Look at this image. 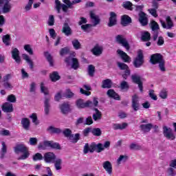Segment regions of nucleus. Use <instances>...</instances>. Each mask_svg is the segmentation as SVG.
Wrapping results in <instances>:
<instances>
[{"label":"nucleus","mask_w":176,"mask_h":176,"mask_svg":"<svg viewBox=\"0 0 176 176\" xmlns=\"http://www.w3.org/2000/svg\"><path fill=\"white\" fill-rule=\"evenodd\" d=\"M111 146V142L109 141H107L104 142V145L101 143H98V144L93 142L91 145H89V143L85 144L84 146L83 152L86 155L88 152L90 153H93L94 151H96L98 153L102 152L104 149L109 148Z\"/></svg>","instance_id":"f257e3e1"},{"label":"nucleus","mask_w":176,"mask_h":176,"mask_svg":"<svg viewBox=\"0 0 176 176\" xmlns=\"http://www.w3.org/2000/svg\"><path fill=\"white\" fill-rule=\"evenodd\" d=\"M82 0H73L70 1L69 0H63V3L65 4H61L58 0H55L56 9L58 13H60L61 9L63 12L67 13L68 12V9H73L74 5H76L77 3H80Z\"/></svg>","instance_id":"f03ea898"},{"label":"nucleus","mask_w":176,"mask_h":176,"mask_svg":"<svg viewBox=\"0 0 176 176\" xmlns=\"http://www.w3.org/2000/svg\"><path fill=\"white\" fill-rule=\"evenodd\" d=\"M14 151L16 155L19 153H23L19 157H18V160H25V159H28L30 157V152H28V148L25 146V145L21 144H16V146L14 148Z\"/></svg>","instance_id":"7ed1b4c3"},{"label":"nucleus","mask_w":176,"mask_h":176,"mask_svg":"<svg viewBox=\"0 0 176 176\" xmlns=\"http://www.w3.org/2000/svg\"><path fill=\"white\" fill-rule=\"evenodd\" d=\"M150 61L151 64H159V68L162 72H166V67H164V60L163 56L160 54H153L151 57Z\"/></svg>","instance_id":"20e7f679"},{"label":"nucleus","mask_w":176,"mask_h":176,"mask_svg":"<svg viewBox=\"0 0 176 176\" xmlns=\"http://www.w3.org/2000/svg\"><path fill=\"white\" fill-rule=\"evenodd\" d=\"M65 63L67 65H71L73 69H78L79 68V60H78V58L72 57V56L66 58Z\"/></svg>","instance_id":"39448f33"},{"label":"nucleus","mask_w":176,"mask_h":176,"mask_svg":"<svg viewBox=\"0 0 176 176\" xmlns=\"http://www.w3.org/2000/svg\"><path fill=\"white\" fill-rule=\"evenodd\" d=\"M144 64V54L142 50L138 52V56L133 60V65L135 68H140L142 67Z\"/></svg>","instance_id":"423d86ee"},{"label":"nucleus","mask_w":176,"mask_h":176,"mask_svg":"<svg viewBox=\"0 0 176 176\" xmlns=\"http://www.w3.org/2000/svg\"><path fill=\"white\" fill-rule=\"evenodd\" d=\"M150 25L153 31V41H156L157 36H159V30H160L159 24L155 21H151Z\"/></svg>","instance_id":"0eeeda50"},{"label":"nucleus","mask_w":176,"mask_h":176,"mask_svg":"<svg viewBox=\"0 0 176 176\" xmlns=\"http://www.w3.org/2000/svg\"><path fill=\"white\" fill-rule=\"evenodd\" d=\"M0 8H3V13H9L12 10L10 0H0Z\"/></svg>","instance_id":"6e6552de"},{"label":"nucleus","mask_w":176,"mask_h":176,"mask_svg":"<svg viewBox=\"0 0 176 176\" xmlns=\"http://www.w3.org/2000/svg\"><path fill=\"white\" fill-rule=\"evenodd\" d=\"M163 134L164 137L167 138V140H175V135L173 133V129L166 126H163Z\"/></svg>","instance_id":"1a4fd4ad"},{"label":"nucleus","mask_w":176,"mask_h":176,"mask_svg":"<svg viewBox=\"0 0 176 176\" xmlns=\"http://www.w3.org/2000/svg\"><path fill=\"white\" fill-rule=\"evenodd\" d=\"M140 97L137 94L132 96L131 107L133 111L137 112L140 109Z\"/></svg>","instance_id":"9d476101"},{"label":"nucleus","mask_w":176,"mask_h":176,"mask_svg":"<svg viewBox=\"0 0 176 176\" xmlns=\"http://www.w3.org/2000/svg\"><path fill=\"white\" fill-rule=\"evenodd\" d=\"M116 42L122 45V46L125 47L126 50H130V45L129 44V42H127V40H126V38L123 37V36L118 35L116 37Z\"/></svg>","instance_id":"9b49d317"},{"label":"nucleus","mask_w":176,"mask_h":176,"mask_svg":"<svg viewBox=\"0 0 176 176\" xmlns=\"http://www.w3.org/2000/svg\"><path fill=\"white\" fill-rule=\"evenodd\" d=\"M131 79L133 83H136V85H138L140 91H141V93H142V91H144V86L142 85V80H141V76L137 74H133L131 76Z\"/></svg>","instance_id":"f8f14e48"},{"label":"nucleus","mask_w":176,"mask_h":176,"mask_svg":"<svg viewBox=\"0 0 176 176\" xmlns=\"http://www.w3.org/2000/svg\"><path fill=\"white\" fill-rule=\"evenodd\" d=\"M166 22L163 20H160V23L162 24V26L165 28L166 30H171L173 27H174V23H173V21L171 20V18L170 16H167L166 18Z\"/></svg>","instance_id":"ddd939ff"},{"label":"nucleus","mask_w":176,"mask_h":176,"mask_svg":"<svg viewBox=\"0 0 176 176\" xmlns=\"http://www.w3.org/2000/svg\"><path fill=\"white\" fill-rule=\"evenodd\" d=\"M50 96L45 97L44 100V113L45 116L50 114Z\"/></svg>","instance_id":"4468645a"},{"label":"nucleus","mask_w":176,"mask_h":176,"mask_svg":"<svg viewBox=\"0 0 176 176\" xmlns=\"http://www.w3.org/2000/svg\"><path fill=\"white\" fill-rule=\"evenodd\" d=\"M117 54L120 56V57L123 60L124 63H131V58L127 55V54L122 50H118Z\"/></svg>","instance_id":"2eb2a0df"},{"label":"nucleus","mask_w":176,"mask_h":176,"mask_svg":"<svg viewBox=\"0 0 176 176\" xmlns=\"http://www.w3.org/2000/svg\"><path fill=\"white\" fill-rule=\"evenodd\" d=\"M43 159L45 163H53L56 159V155L52 152H48L44 155Z\"/></svg>","instance_id":"dca6fc26"},{"label":"nucleus","mask_w":176,"mask_h":176,"mask_svg":"<svg viewBox=\"0 0 176 176\" xmlns=\"http://www.w3.org/2000/svg\"><path fill=\"white\" fill-rule=\"evenodd\" d=\"M1 109L3 112L10 113V112H13V104L10 102H5L1 106Z\"/></svg>","instance_id":"f3484780"},{"label":"nucleus","mask_w":176,"mask_h":176,"mask_svg":"<svg viewBox=\"0 0 176 176\" xmlns=\"http://www.w3.org/2000/svg\"><path fill=\"white\" fill-rule=\"evenodd\" d=\"M12 53V57L14 58L18 64L21 61V59L20 58V51L17 48H12V50L11 52Z\"/></svg>","instance_id":"a211bd4d"},{"label":"nucleus","mask_w":176,"mask_h":176,"mask_svg":"<svg viewBox=\"0 0 176 176\" xmlns=\"http://www.w3.org/2000/svg\"><path fill=\"white\" fill-rule=\"evenodd\" d=\"M102 167L109 175H112V164L109 161H105L102 163Z\"/></svg>","instance_id":"6ab92c4d"},{"label":"nucleus","mask_w":176,"mask_h":176,"mask_svg":"<svg viewBox=\"0 0 176 176\" xmlns=\"http://www.w3.org/2000/svg\"><path fill=\"white\" fill-rule=\"evenodd\" d=\"M139 21L143 26L148 25V17L146 16V14L144 12H140Z\"/></svg>","instance_id":"aec40b11"},{"label":"nucleus","mask_w":176,"mask_h":176,"mask_svg":"<svg viewBox=\"0 0 176 176\" xmlns=\"http://www.w3.org/2000/svg\"><path fill=\"white\" fill-rule=\"evenodd\" d=\"M102 46L97 44L96 45H95L94 47V48L92 49L91 52L93 53V54H94V56H101V54H102Z\"/></svg>","instance_id":"412c9836"},{"label":"nucleus","mask_w":176,"mask_h":176,"mask_svg":"<svg viewBox=\"0 0 176 176\" xmlns=\"http://www.w3.org/2000/svg\"><path fill=\"white\" fill-rule=\"evenodd\" d=\"M62 32L65 34L66 36H69V35H72V29L69 27L68 23H65L62 29Z\"/></svg>","instance_id":"4be33fe9"},{"label":"nucleus","mask_w":176,"mask_h":176,"mask_svg":"<svg viewBox=\"0 0 176 176\" xmlns=\"http://www.w3.org/2000/svg\"><path fill=\"white\" fill-rule=\"evenodd\" d=\"M121 24L123 27H127L129 24H131V18L129 15H123L121 17Z\"/></svg>","instance_id":"5701e85b"},{"label":"nucleus","mask_w":176,"mask_h":176,"mask_svg":"<svg viewBox=\"0 0 176 176\" xmlns=\"http://www.w3.org/2000/svg\"><path fill=\"white\" fill-rule=\"evenodd\" d=\"M109 21V27H113V25H116V14L115 12H110V17Z\"/></svg>","instance_id":"b1692460"},{"label":"nucleus","mask_w":176,"mask_h":176,"mask_svg":"<svg viewBox=\"0 0 176 176\" xmlns=\"http://www.w3.org/2000/svg\"><path fill=\"white\" fill-rule=\"evenodd\" d=\"M21 124H22L23 129L24 130H30V126H31V122L30 121V119L27 118H23L21 119Z\"/></svg>","instance_id":"393cba45"},{"label":"nucleus","mask_w":176,"mask_h":176,"mask_svg":"<svg viewBox=\"0 0 176 176\" xmlns=\"http://www.w3.org/2000/svg\"><path fill=\"white\" fill-rule=\"evenodd\" d=\"M52 163H54L56 171L63 169V160L61 158H56Z\"/></svg>","instance_id":"a878e982"},{"label":"nucleus","mask_w":176,"mask_h":176,"mask_svg":"<svg viewBox=\"0 0 176 176\" xmlns=\"http://www.w3.org/2000/svg\"><path fill=\"white\" fill-rule=\"evenodd\" d=\"M117 65L122 71H125L126 75H130V69L129 66L124 63L118 62Z\"/></svg>","instance_id":"bb28decb"},{"label":"nucleus","mask_w":176,"mask_h":176,"mask_svg":"<svg viewBox=\"0 0 176 176\" xmlns=\"http://www.w3.org/2000/svg\"><path fill=\"white\" fill-rule=\"evenodd\" d=\"M129 126V124L126 122H123L122 124H113L112 127L113 130H124V129H127V126Z\"/></svg>","instance_id":"cd10ccee"},{"label":"nucleus","mask_w":176,"mask_h":176,"mask_svg":"<svg viewBox=\"0 0 176 176\" xmlns=\"http://www.w3.org/2000/svg\"><path fill=\"white\" fill-rule=\"evenodd\" d=\"M140 129L143 131V133H149L152 129H153V124L148 123L146 124H141L140 126Z\"/></svg>","instance_id":"c85d7f7f"},{"label":"nucleus","mask_w":176,"mask_h":176,"mask_svg":"<svg viewBox=\"0 0 176 176\" xmlns=\"http://www.w3.org/2000/svg\"><path fill=\"white\" fill-rule=\"evenodd\" d=\"M90 17L92 20V23H94V27H96V25H98V24H100V18L98 17V16L96 15L94 12H90Z\"/></svg>","instance_id":"c756f323"},{"label":"nucleus","mask_w":176,"mask_h":176,"mask_svg":"<svg viewBox=\"0 0 176 176\" xmlns=\"http://www.w3.org/2000/svg\"><path fill=\"white\" fill-rule=\"evenodd\" d=\"M50 141L45 140L43 143H40L38 146V149L45 151L47 148H50Z\"/></svg>","instance_id":"7c9ffc66"},{"label":"nucleus","mask_w":176,"mask_h":176,"mask_svg":"<svg viewBox=\"0 0 176 176\" xmlns=\"http://www.w3.org/2000/svg\"><path fill=\"white\" fill-rule=\"evenodd\" d=\"M107 96L109 97H111V98H114V100H120V97H119V95L115 92V90L113 89H109L107 93Z\"/></svg>","instance_id":"2f4dec72"},{"label":"nucleus","mask_w":176,"mask_h":176,"mask_svg":"<svg viewBox=\"0 0 176 176\" xmlns=\"http://www.w3.org/2000/svg\"><path fill=\"white\" fill-rule=\"evenodd\" d=\"M1 149L0 152V159H3L5 157V155H6V152H8V146H6V143L5 142H1Z\"/></svg>","instance_id":"473e14b6"},{"label":"nucleus","mask_w":176,"mask_h":176,"mask_svg":"<svg viewBox=\"0 0 176 176\" xmlns=\"http://www.w3.org/2000/svg\"><path fill=\"white\" fill-rule=\"evenodd\" d=\"M73 144H76L78 140H80V133H76L75 135L72 133V135L68 139Z\"/></svg>","instance_id":"72a5a7b5"},{"label":"nucleus","mask_w":176,"mask_h":176,"mask_svg":"<svg viewBox=\"0 0 176 176\" xmlns=\"http://www.w3.org/2000/svg\"><path fill=\"white\" fill-rule=\"evenodd\" d=\"M2 41L6 46H10V45H12V43L10 42V34L3 35L2 36Z\"/></svg>","instance_id":"f704fd0d"},{"label":"nucleus","mask_w":176,"mask_h":176,"mask_svg":"<svg viewBox=\"0 0 176 176\" xmlns=\"http://www.w3.org/2000/svg\"><path fill=\"white\" fill-rule=\"evenodd\" d=\"M102 89H111L112 87V80L111 79H106L102 81Z\"/></svg>","instance_id":"c9c22d12"},{"label":"nucleus","mask_w":176,"mask_h":176,"mask_svg":"<svg viewBox=\"0 0 176 176\" xmlns=\"http://www.w3.org/2000/svg\"><path fill=\"white\" fill-rule=\"evenodd\" d=\"M22 57L23 60H26V62L28 63L30 69H34V62L31 60L30 56L27 54H23L22 55Z\"/></svg>","instance_id":"e433bc0d"},{"label":"nucleus","mask_w":176,"mask_h":176,"mask_svg":"<svg viewBox=\"0 0 176 176\" xmlns=\"http://www.w3.org/2000/svg\"><path fill=\"white\" fill-rule=\"evenodd\" d=\"M60 109L62 113H68L69 112V104L68 103H63L60 106Z\"/></svg>","instance_id":"4c0bfd02"},{"label":"nucleus","mask_w":176,"mask_h":176,"mask_svg":"<svg viewBox=\"0 0 176 176\" xmlns=\"http://www.w3.org/2000/svg\"><path fill=\"white\" fill-rule=\"evenodd\" d=\"M95 113L93 114V119L95 121L100 120L101 119V117L102 116V114L101 113V111L98 110V109H94Z\"/></svg>","instance_id":"58836bf2"},{"label":"nucleus","mask_w":176,"mask_h":176,"mask_svg":"<svg viewBox=\"0 0 176 176\" xmlns=\"http://www.w3.org/2000/svg\"><path fill=\"white\" fill-rule=\"evenodd\" d=\"M47 130L51 134H60V133H61V129H60V128H56L52 126H49Z\"/></svg>","instance_id":"ea45409f"},{"label":"nucleus","mask_w":176,"mask_h":176,"mask_svg":"<svg viewBox=\"0 0 176 176\" xmlns=\"http://www.w3.org/2000/svg\"><path fill=\"white\" fill-rule=\"evenodd\" d=\"M129 160V157L127 155H120L117 160V164L120 166L122 163H126Z\"/></svg>","instance_id":"a19ab883"},{"label":"nucleus","mask_w":176,"mask_h":176,"mask_svg":"<svg viewBox=\"0 0 176 176\" xmlns=\"http://www.w3.org/2000/svg\"><path fill=\"white\" fill-rule=\"evenodd\" d=\"M72 45L74 47V49L75 50H79L80 47H82V45H80V42L78 39H74L72 41Z\"/></svg>","instance_id":"79ce46f5"},{"label":"nucleus","mask_w":176,"mask_h":176,"mask_svg":"<svg viewBox=\"0 0 176 176\" xmlns=\"http://www.w3.org/2000/svg\"><path fill=\"white\" fill-rule=\"evenodd\" d=\"M60 75H58V72H54L52 74H50V79L52 82H57V80H60Z\"/></svg>","instance_id":"37998d69"},{"label":"nucleus","mask_w":176,"mask_h":176,"mask_svg":"<svg viewBox=\"0 0 176 176\" xmlns=\"http://www.w3.org/2000/svg\"><path fill=\"white\" fill-rule=\"evenodd\" d=\"M76 105L79 109L86 108V102H85L82 99H78L76 102Z\"/></svg>","instance_id":"c03bdc74"},{"label":"nucleus","mask_w":176,"mask_h":176,"mask_svg":"<svg viewBox=\"0 0 176 176\" xmlns=\"http://www.w3.org/2000/svg\"><path fill=\"white\" fill-rule=\"evenodd\" d=\"M91 134L96 137H100L102 134L101 129L100 128L91 129Z\"/></svg>","instance_id":"a18cd8bd"},{"label":"nucleus","mask_w":176,"mask_h":176,"mask_svg":"<svg viewBox=\"0 0 176 176\" xmlns=\"http://www.w3.org/2000/svg\"><path fill=\"white\" fill-rule=\"evenodd\" d=\"M41 91L45 96H49V89L45 86V83L43 82L41 84Z\"/></svg>","instance_id":"49530a36"},{"label":"nucleus","mask_w":176,"mask_h":176,"mask_svg":"<svg viewBox=\"0 0 176 176\" xmlns=\"http://www.w3.org/2000/svg\"><path fill=\"white\" fill-rule=\"evenodd\" d=\"M30 119L32 120V123L36 124V126H38L39 124V120H38V116L36 113H32L31 116H30Z\"/></svg>","instance_id":"de8ad7c7"},{"label":"nucleus","mask_w":176,"mask_h":176,"mask_svg":"<svg viewBox=\"0 0 176 176\" xmlns=\"http://www.w3.org/2000/svg\"><path fill=\"white\" fill-rule=\"evenodd\" d=\"M94 72H96V67L93 65H89L88 66V75L89 76H94Z\"/></svg>","instance_id":"09e8293b"},{"label":"nucleus","mask_w":176,"mask_h":176,"mask_svg":"<svg viewBox=\"0 0 176 176\" xmlns=\"http://www.w3.org/2000/svg\"><path fill=\"white\" fill-rule=\"evenodd\" d=\"M45 57L47 58V61L50 63V65L51 67H53L54 65V61H53V57H52V55L49 54V52L45 53Z\"/></svg>","instance_id":"8fccbe9b"},{"label":"nucleus","mask_w":176,"mask_h":176,"mask_svg":"<svg viewBox=\"0 0 176 176\" xmlns=\"http://www.w3.org/2000/svg\"><path fill=\"white\" fill-rule=\"evenodd\" d=\"M151 39V34L149 32H146L142 34V40L145 42L149 41Z\"/></svg>","instance_id":"3c124183"},{"label":"nucleus","mask_w":176,"mask_h":176,"mask_svg":"<svg viewBox=\"0 0 176 176\" xmlns=\"http://www.w3.org/2000/svg\"><path fill=\"white\" fill-rule=\"evenodd\" d=\"M24 50L25 52H28L29 54L32 56L34 54V51L32 50V48L31 47V45L27 44L24 45Z\"/></svg>","instance_id":"603ef678"},{"label":"nucleus","mask_w":176,"mask_h":176,"mask_svg":"<svg viewBox=\"0 0 176 176\" xmlns=\"http://www.w3.org/2000/svg\"><path fill=\"white\" fill-rule=\"evenodd\" d=\"M120 87L121 89V90H127L129 89V82H126V81H122L120 82Z\"/></svg>","instance_id":"864d4df0"},{"label":"nucleus","mask_w":176,"mask_h":176,"mask_svg":"<svg viewBox=\"0 0 176 176\" xmlns=\"http://www.w3.org/2000/svg\"><path fill=\"white\" fill-rule=\"evenodd\" d=\"M63 133L65 135V137L69 139V138L72 135V131H71V129H65L63 131Z\"/></svg>","instance_id":"5fc2aeb1"},{"label":"nucleus","mask_w":176,"mask_h":176,"mask_svg":"<svg viewBox=\"0 0 176 176\" xmlns=\"http://www.w3.org/2000/svg\"><path fill=\"white\" fill-rule=\"evenodd\" d=\"M32 3H34V0H29L28 4L25 6V12L31 10L32 8Z\"/></svg>","instance_id":"6e6d98bb"},{"label":"nucleus","mask_w":176,"mask_h":176,"mask_svg":"<svg viewBox=\"0 0 176 176\" xmlns=\"http://www.w3.org/2000/svg\"><path fill=\"white\" fill-rule=\"evenodd\" d=\"M123 7L125 9H129V10H131L133 9V3L130 1H126L123 3Z\"/></svg>","instance_id":"4d7b16f0"},{"label":"nucleus","mask_w":176,"mask_h":176,"mask_svg":"<svg viewBox=\"0 0 176 176\" xmlns=\"http://www.w3.org/2000/svg\"><path fill=\"white\" fill-rule=\"evenodd\" d=\"M43 159V155L41 153H37L33 156V160L36 162L38 160H42Z\"/></svg>","instance_id":"13d9d810"},{"label":"nucleus","mask_w":176,"mask_h":176,"mask_svg":"<svg viewBox=\"0 0 176 176\" xmlns=\"http://www.w3.org/2000/svg\"><path fill=\"white\" fill-rule=\"evenodd\" d=\"M50 148H52V149H61V147L58 143H54L52 141H50Z\"/></svg>","instance_id":"bf43d9fd"},{"label":"nucleus","mask_w":176,"mask_h":176,"mask_svg":"<svg viewBox=\"0 0 176 176\" xmlns=\"http://www.w3.org/2000/svg\"><path fill=\"white\" fill-rule=\"evenodd\" d=\"M68 53H69V48H68V47L62 48L60 51V56H65V54H68Z\"/></svg>","instance_id":"052dcab7"},{"label":"nucleus","mask_w":176,"mask_h":176,"mask_svg":"<svg viewBox=\"0 0 176 176\" xmlns=\"http://www.w3.org/2000/svg\"><path fill=\"white\" fill-rule=\"evenodd\" d=\"M7 101H8L9 102H16V96L13 94L9 95L7 98Z\"/></svg>","instance_id":"680f3d73"},{"label":"nucleus","mask_w":176,"mask_h":176,"mask_svg":"<svg viewBox=\"0 0 176 176\" xmlns=\"http://www.w3.org/2000/svg\"><path fill=\"white\" fill-rule=\"evenodd\" d=\"M47 24L50 26L54 25V16L53 15H50Z\"/></svg>","instance_id":"e2e57ef3"},{"label":"nucleus","mask_w":176,"mask_h":176,"mask_svg":"<svg viewBox=\"0 0 176 176\" xmlns=\"http://www.w3.org/2000/svg\"><path fill=\"white\" fill-rule=\"evenodd\" d=\"M160 97L163 100H166L167 98V91L165 89L162 90L160 93Z\"/></svg>","instance_id":"0e129e2a"},{"label":"nucleus","mask_w":176,"mask_h":176,"mask_svg":"<svg viewBox=\"0 0 176 176\" xmlns=\"http://www.w3.org/2000/svg\"><path fill=\"white\" fill-rule=\"evenodd\" d=\"M84 124H87V126H90V124H93V118L91 116L86 118L85 121H84Z\"/></svg>","instance_id":"69168bd1"},{"label":"nucleus","mask_w":176,"mask_h":176,"mask_svg":"<svg viewBox=\"0 0 176 176\" xmlns=\"http://www.w3.org/2000/svg\"><path fill=\"white\" fill-rule=\"evenodd\" d=\"M167 174L169 176H176V172L175 170H174V168H168Z\"/></svg>","instance_id":"338daca9"},{"label":"nucleus","mask_w":176,"mask_h":176,"mask_svg":"<svg viewBox=\"0 0 176 176\" xmlns=\"http://www.w3.org/2000/svg\"><path fill=\"white\" fill-rule=\"evenodd\" d=\"M157 45V46H163L164 45V38L162 36L158 37Z\"/></svg>","instance_id":"774afa93"}]
</instances>
